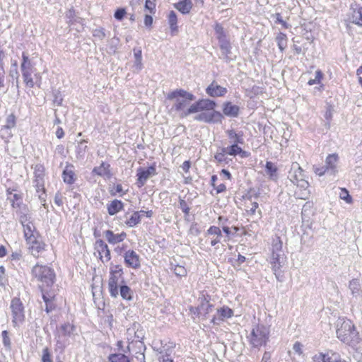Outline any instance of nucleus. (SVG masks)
Wrapping results in <instances>:
<instances>
[{
    "mask_svg": "<svg viewBox=\"0 0 362 362\" xmlns=\"http://www.w3.org/2000/svg\"><path fill=\"white\" fill-rule=\"evenodd\" d=\"M336 334L337 338L344 344L354 350L358 349L361 338L354 324L350 320L339 319L337 322Z\"/></svg>",
    "mask_w": 362,
    "mask_h": 362,
    "instance_id": "obj_1",
    "label": "nucleus"
},
{
    "mask_svg": "<svg viewBox=\"0 0 362 362\" xmlns=\"http://www.w3.org/2000/svg\"><path fill=\"white\" fill-rule=\"evenodd\" d=\"M75 327L70 323L62 325L54 334L56 344L54 350L56 352L63 353L65 348L69 344V338L74 334Z\"/></svg>",
    "mask_w": 362,
    "mask_h": 362,
    "instance_id": "obj_2",
    "label": "nucleus"
},
{
    "mask_svg": "<svg viewBox=\"0 0 362 362\" xmlns=\"http://www.w3.org/2000/svg\"><path fill=\"white\" fill-rule=\"evenodd\" d=\"M32 275L42 283L40 288L51 287L55 281V273L53 269L46 265L35 264L32 269Z\"/></svg>",
    "mask_w": 362,
    "mask_h": 362,
    "instance_id": "obj_3",
    "label": "nucleus"
},
{
    "mask_svg": "<svg viewBox=\"0 0 362 362\" xmlns=\"http://www.w3.org/2000/svg\"><path fill=\"white\" fill-rule=\"evenodd\" d=\"M166 98L175 101L172 110L179 112L183 110L191 101L195 100L196 97L183 89H176L169 93Z\"/></svg>",
    "mask_w": 362,
    "mask_h": 362,
    "instance_id": "obj_4",
    "label": "nucleus"
},
{
    "mask_svg": "<svg viewBox=\"0 0 362 362\" xmlns=\"http://www.w3.org/2000/svg\"><path fill=\"white\" fill-rule=\"evenodd\" d=\"M123 274V269L121 265L111 264L108 279V290L112 298L118 296L119 286L125 283Z\"/></svg>",
    "mask_w": 362,
    "mask_h": 362,
    "instance_id": "obj_5",
    "label": "nucleus"
},
{
    "mask_svg": "<svg viewBox=\"0 0 362 362\" xmlns=\"http://www.w3.org/2000/svg\"><path fill=\"white\" fill-rule=\"evenodd\" d=\"M269 332L267 327L264 325H257L253 328L250 338V344L253 347H259L262 345H266L269 339Z\"/></svg>",
    "mask_w": 362,
    "mask_h": 362,
    "instance_id": "obj_6",
    "label": "nucleus"
},
{
    "mask_svg": "<svg viewBox=\"0 0 362 362\" xmlns=\"http://www.w3.org/2000/svg\"><path fill=\"white\" fill-rule=\"evenodd\" d=\"M10 308L12 315V323L14 327H18L25 320L24 306L19 298L11 300Z\"/></svg>",
    "mask_w": 362,
    "mask_h": 362,
    "instance_id": "obj_7",
    "label": "nucleus"
},
{
    "mask_svg": "<svg viewBox=\"0 0 362 362\" xmlns=\"http://www.w3.org/2000/svg\"><path fill=\"white\" fill-rule=\"evenodd\" d=\"M223 115L218 111H205L194 117V119L206 123H221Z\"/></svg>",
    "mask_w": 362,
    "mask_h": 362,
    "instance_id": "obj_8",
    "label": "nucleus"
},
{
    "mask_svg": "<svg viewBox=\"0 0 362 362\" xmlns=\"http://www.w3.org/2000/svg\"><path fill=\"white\" fill-rule=\"evenodd\" d=\"M156 174V170L154 165H151L146 169L139 168L137 170L136 175L138 178L136 184L139 187H141L145 185L148 178L155 175Z\"/></svg>",
    "mask_w": 362,
    "mask_h": 362,
    "instance_id": "obj_9",
    "label": "nucleus"
},
{
    "mask_svg": "<svg viewBox=\"0 0 362 362\" xmlns=\"http://www.w3.org/2000/svg\"><path fill=\"white\" fill-rule=\"evenodd\" d=\"M271 264L272 265V269L278 280L280 281L279 277L282 276L281 268L285 263V256L284 253H274L272 254Z\"/></svg>",
    "mask_w": 362,
    "mask_h": 362,
    "instance_id": "obj_10",
    "label": "nucleus"
},
{
    "mask_svg": "<svg viewBox=\"0 0 362 362\" xmlns=\"http://www.w3.org/2000/svg\"><path fill=\"white\" fill-rule=\"evenodd\" d=\"M95 249L98 252L103 262H107L110 260V250L107 245L103 240L99 239L95 241Z\"/></svg>",
    "mask_w": 362,
    "mask_h": 362,
    "instance_id": "obj_11",
    "label": "nucleus"
},
{
    "mask_svg": "<svg viewBox=\"0 0 362 362\" xmlns=\"http://www.w3.org/2000/svg\"><path fill=\"white\" fill-rule=\"evenodd\" d=\"M124 263L129 267L139 269L141 267L139 256L134 250H129L126 251L124 255Z\"/></svg>",
    "mask_w": 362,
    "mask_h": 362,
    "instance_id": "obj_12",
    "label": "nucleus"
},
{
    "mask_svg": "<svg viewBox=\"0 0 362 362\" xmlns=\"http://www.w3.org/2000/svg\"><path fill=\"white\" fill-rule=\"evenodd\" d=\"M41 292L42 299L45 303V311L47 313H49L56 308V304L54 303L55 294L54 292L47 291L45 288H42Z\"/></svg>",
    "mask_w": 362,
    "mask_h": 362,
    "instance_id": "obj_13",
    "label": "nucleus"
},
{
    "mask_svg": "<svg viewBox=\"0 0 362 362\" xmlns=\"http://www.w3.org/2000/svg\"><path fill=\"white\" fill-rule=\"evenodd\" d=\"M233 311L228 306H223L220 309H217V315H214L211 319V322L214 325H219L220 322L223 321L226 318L231 317Z\"/></svg>",
    "mask_w": 362,
    "mask_h": 362,
    "instance_id": "obj_14",
    "label": "nucleus"
},
{
    "mask_svg": "<svg viewBox=\"0 0 362 362\" xmlns=\"http://www.w3.org/2000/svg\"><path fill=\"white\" fill-rule=\"evenodd\" d=\"M206 93L208 95L215 98L224 96L227 93L226 88L222 87L216 81H213L206 88Z\"/></svg>",
    "mask_w": 362,
    "mask_h": 362,
    "instance_id": "obj_15",
    "label": "nucleus"
},
{
    "mask_svg": "<svg viewBox=\"0 0 362 362\" xmlns=\"http://www.w3.org/2000/svg\"><path fill=\"white\" fill-rule=\"evenodd\" d=\"M339 156L337 153H332L327 156L325 160V167L327 168L328 174L335 175L337 170V163Z\"/></svg>",
    "mask_w": 362,
    "mask_h": 362,
    "instance_id": "obj_16",
    "label": "nucleus"
},
{
    "mask_svg": "<svg viewBox=\"0 0 362 362\" xmlns=\"http://www.w3.org/2000/svg\"><path fill=\"white\" fill-rule=\"evenodd\" d=\"M304 177L303 170L298 163H293L288 172V179L296 185L301 177Z\"/></svg>",
    "mask_w": 362,
    "mask_h": 362,
    "instance_id": "obj_17",
    "label": "nucleus"
},
{
    "mask_svg": "<svg viewBox=\"0 0 362 362\" xmlns=\"http://www.w3.org/2000/svg\"><path fill=\"white\" fill-rule=\"evenodd\" d=\"M29 245V250L35 257H38L40 254L45 250V244L38 240V237L34 238L33 240L27 241Z\"/></svg>",
    "mask_w": 362,
    "mask_h": 362,
    "instance_id": "obj_18",
    "label": "nucleus"
},
{
    "mask_svg": "<svg viewBox=\"0 0 362 362\" xmlns=\"http://www.w3.org/2000/svg\"><path fill=\"white\" fill-rule=\"evenodd\" d=\"M218 43L220 45V48L221 49L222 55L224 59L228 60H231L232 58L230 57V54L231 53V45L228 40L226 38L225 35H221L218 37Z\"/></svg>",
    "mask_w": 362,
    "mask_h": 362,
    "instance_id": "obj_19",
    "label": "nucleus"
},
{
    "mask_svg": "<svg viewBox=\"0 0 362 362\" xmlns=\"http://www.w3.org/2000/svg\"><path fill=\"white\" fill-rule=\"evenodd\" d=\"M223 112L227 117H237L240 114V107L231 102H225L223 104Z\"/></svg>",
    "mask_w": 362,
    "mask_h": 362,
    "instance_id": "obj_20",
    "label": "nucleus"
},
{
    "mask_svg": "<svg viewBox=\"0 0 362 362\" xmlns=\"http://www.w3.org/2000/svg\"><path fill=\"white\" fill-rule=\"evenodd\" d=\"M104 235L107 242L110 244H117L124 240L127 237L125 232H122L120 234H115L112 230H107L104 232Z\"/></svg>",
    "mask_w": 362,
    "mask_h": 362,
    "instance_id": "obj_21",
    "label": "nucleus"
},
{
    "mask_svg": "<svg viewBox=\"0 0 362 362\" xmlns=\"http://www.w3.org/2000/svg\"><path fill=\"white\" fill-rule=\"evenodd\" d=\"M22 226L23 227L24 236L26 241L32 242L35 238L37 237L36 235H38V233L35 231V227L31 221Z\"/></svg>",
    "mask_w": 362,
    "mask_h": 362,
    "instance_id": "obj_22",
    "label": "nucleus"
},
{
    "mask_svg": "<svg viewBox=\"0 0 362 362\" xmlns=\"http://www.w3.org/2000/svg\"><path fill=\"white\" fill-rule=\"evenodd\" d=\"M16 213L21 225H25V223L30 221L31 216L28 206L21 207V209H17Z\"/></svg>",
    "mask_w": 362,
    "mask_h": 362,
    "instance_id": "obj_23",
    "label": "nucleus"
},
{
    "mask_svg": "<svg viewBox=\"0 0 362 362\" xmlns=\"http://www.w3.org/2000/svg\"><path fill=\"white\" fill-rule=\"evenodd\" d=\"M73 168L74 166L72 165H66L62 173L64 182L69 185L73 184L76 180V175L73 170Z\"/></svg>",
    "mask_w": 362,
    "mask_h": 362,
    "instance_id": "obj_24",
    "label": "nucleus"
},
{
    "mask_svg": "<svg viewBox=\"0 0 362 362\" xmlns=\"http://www.w3.org/2000/svg\"><path fill=\"white\" fill-rule=\"evenodd\" d=\"M193 4L192 0H182L174 4L176 9L180 11L182 14H187L190 12Z\"/></svg>",
    "mask_w": 362,
    "mask_h": 362,
    "instance_id": "obj_25",
    "label": "nucleus"
},
{
    "mask_svg": "<svg viewBox=\"0 0 362 362\" xmlns=\"http://www.w3.org/2000/svg\"><path fill=\"white\" fill-rule=\"evenodd\" d=\"M278 168L271 161H267L265 165V172L267 175H269V177L271 180L276 181L279 178V175L277 173Z\"/></svg>",
    "mask_w": 362,
    "mask_h": 362,
    "instance_id": "obj_26",
    "label": "nucleus"
},
{
    "mask_svg": "<svg viewBox=\"0 0 362 362\" xmlns=\"http://www.w3.org/2000/svg\"><path fill=\"white\" fill-rule=\"evenodd\" d=\"M124 204L122 201L115 199L107 205V212L110 216H113L123 209Z\"/></svg>",
    "mask_w": 362,
    "mask_h": 362,
    "instance_id": "obj_27",
    "label": "nucleus"
},
{
    "mask_svg": "<svg viewBox=\"0 0 362 362\" xmlns=\"http://www.w3.org/2000/svg\"><path fill=\"white\" fill-rule=\"evenodd\" d=\"M214 308V305L209 303L204 297L202 299L201 305L198 307L199 315H203L204 317L209 314Z\"/></svg>",
    "mask_w": 362,
    "mask_h": 362,
    "instance_id": "obj_28",
    "label": "nucleus"
},
{
    "mask_svg": "<svg viewBox=\"0 0 362 362\" xmlns=\"http://www.w3.org/2000/svg\"><path fill=\"white\" fill-rule=\"evenodd\" d=\"M198 101L201 111H214L216 106V102L209 99H202Z\"/></svg>",
    "mask_w": 362,
    "mask_h": 362,
    "instance_id": "obj_29",
    "label": "nucleus"
},
{
    "mask_svg": "<svg viewBox=\"0 0 362 362\" xmlns=\"http://www.w3.org/2000/svg\"><path fill=\"white\" fill-rule=\"evenodd\" d=\"M128 213L126 214L127 220L125 221V223L129 227H134L136 226L141 221V215L140 212L134 211L129 218L127 217Z\"/></svg>",
    "mask_w": 362,
    "mask_h": 362,
    "instance_id": "obj_30",
    "label": "nucleus"
},
{
    "mask_svg": "<svg viewBox=\"0 0 362 362\" xmlns=\"http://www.w3.org/2000/svg\"><path fill=\"white\" fill-rule=\"evenodd\" d=\"M110 165L107 163L102 162L101 165L98 167H95L93 170V173L100 176L110 175L109 170Z\"/></svg>",
    "mask_w": 362,
    "mask_h": 362,
    "instance_id": "obj_31",
    "label": "nucleus"
},
{
    "mask_svg": "<svg viewBox=\"0 0 362 362\" xmlns=\"http://www.w3.org/2000/svg\"><path fill=\"white\" fill-rule=\"evenodd\" d=\"M226 134L229 139L233 141V143H239L241 144L244 143L243 132H240L239 133H236L233 129H228L226 131Z\"/></svg>",
    "mask_w": 362,
    "mask_h": 362,
    "instance_id": "obj_32",
    "label": "nucleus"
},
{
    "mask_svg": "<svg viewBox=\"0 0 362 362\" xmlns=\"http://www.w3.org/2000/svg\"><path fill=\"white\" fill-rule=\"evenodd\" d=\"M119 288V294L123 299L127 300H131L132 299V291L127 285L124 283L120 285Z\"/></svg>",
    "mask_w": 362,
    "mask_h": 362,
    "instance_id": "obj_33",
    "label": "nucleus"
},
{
    "mask_svg": "<svg viewBox=\"0 0 362 362\" xmlns=\"http://www.w3.org/2000/svg\"><path fill=\"white\" fill-rule=\"evenodd\" d=\"M349 288L354 296H358L361 293V285L358 279H354L349 282Z\"/></svg>",
    "mask_w": 362,
    "mask_h": 362,
    "instance_id": "obj_34",
    "label": "nucleus"
},
{
    "mask_svg": "<svg viewBox=\"0 0 362 362\" xmlns=\"http://www.w3.org/2000/svg\"><path fill=\"white\" fill-rule=\"evenodd\" d=\"M110 362H130L128 356L123 353L112 354L108 356Z\"/></svg>",
    "mask_w": 362,
    "mask_h": 362,
    "instance_id": "obj_35",
    "label": "nucleus"
},
{
    "mask_svg": "<svg viewBox=\"0 0 362 362\" xmlns=\"http://www.w3.org/2000/svg\"><path fill=\"white\" fill-rule=\"evenodd\" d=\"M168 23L170 25V28L171 30L172 33L177 31V18L175 12L174 11H171L169 13V15L168 16Z\"/></svg>",
    "mask_w": 362,
    "mask_h": 362,
    "instance_id": "obj_36",
    "label": "nucleus"
},
{
    "mask_svg": "<svg viewBox=\"0 0 362 362\" xmlns=\"http://www.w3.org/2000/svg\"><path fill=\"white\" fill-rule=\"evenodd\" d=\"M276 42H277L280 51L281 52H284V50L287 46L286 35L283 33H279L278 35L276 37Z\"/></svg>",
    "mask_w": 362,
    "mask_h": 362,
    "instance_id": "obj_37",
    "label": "nucleus"
},
{
    "mask_svg": "<svg viewBox=\"0 0 362 362\" xmlns=\"http://www.w3.org/2000/svg\"><path fill=\"white\" fill-rule=\"evenodd\" d=\"M13 136L12 129L2 127L0 129V137L4 140L6 143L9 142L10 139Z\"/></svg>",
    "mask_w": 362,
    "mask_h": 362,
    "instance_id": "obj_38",
    "label": "nucleus"
},
{
    "mask_svg": "<svg viewBox=\"0 0 362 362\" xmlns=\"http://www.w3.org/2000/svg\"><path fill=\"white\" fill-rule=\"evenodd\" d=\"M352 22L357 25H361L362 22V7L353 10Z\"/></svg>",
    "mask_w": 362,
    "mask_h": 362,
    "instance_id": "obj_39",
    "label": "nucleus"
},
{
    "mask_svg": "<svg viewBox=\"0 0 362 362\" xmlns=\"http://www.w3.org/2000/svg\"><path fill=\"white\" fill-rule=\"evenodd\" d=\"M139 346H137V348L139 349V351L136 353V358L137 360L140 361H145V355H144V351L146 350V347L145 344L141 341H139Z\"/></svg>",
    "mask_w": 362,
    "mask_h": 362,
    "instance_id": "obj_40",
    "label": "nucleus"
},
{
    "mask_svg": "<svg viewBox=\"0 0 362 362\" xmlns=\"http://www.w3.org/2000/svg\"><path fill=\"white\" fill-rule=\"evenodd\" d=\"M23 81L26 86L33 88L34 86V82L31 77L33 71H21Z\"/></svg>",
    "mask_w": 362,
    "mask_h": 362,
    "instance_id": "obj_41",
    "label": "nucleus"
},
{
    "mask_svg": "<svg viewBox=\"0 0 362 362\" xmlns=\"http://www.w3.org/2000/svg\"><path fill=\"white\" fill-rule=\"evenodd\" d=\"M2 336V342L4 346L7 350H11V339L8 336V332L6 330H4L1 332Z\"/></svg>",
    "mask_w": 362,
    "mask_h": 362,
    "instance_id": "obj_42",
    "label": "nucleus"
},
{
    "mask_svg": "<svg viewBox=\"0 0 362 362\" xmlns=\"http://www.w3.org/2000/svg\"><path fill=\"white\" fill-rule=\"evenodd\" d=\"M16 117L14 114L11 113L8 115L6 119V124L4 127H8L10 129H13L16 127Z\"/></svg>",
    "mask_w": 362,
    "mask_h": 362,
    "instance_id": "obj_43",
    "label": "nucleus"
},
{
    "mask_svg": "<svg viewBox=\"0 0 362 362\" xmlns=\"http://www.w3.org/2000/svg\"><path fill=\"white\" fill-rule=\"evenodd\" d=\"M86 143H87V141L86 140H82L78 143L77 150H76L78 156H80V157L84 156V155L86 152V149H87V146L86 145Z\"/></svg>",
    "mask_w": 362,
    "mask_h": 362,
    "instance_id": "obj_44",
    "label": "nucleus"
},
{
    "mask_svg": "<svg viewBox=\"0 0 362 362\" xmlns=\"http://www.w3.org/2000/svg\"><path fill=\"white\" fill-rule=\"evenodd\" d=\"M340 199L344 200L346 203L351 204L352 203V198L349 195V191L345 188L341 189V192L339 194Z\"/></svg>",
    "mask_w": 362,
    "mask_h": 362,
    "instance_id": "obj_45",
    "label": "nucleus"
},
{
    "mask_svg": "<svg viewBox=\"0 0 362 362\" xmlns=\"http://www.w3.org/2000/svg\"><path fill=\"white\" fill-rule=\"evenodd\" d=\"M53 97H54V103H56L58 106H60L62 105L63 101V97L62 95V93L59 90H54L52 92Z\"/></svg>",
    "mask_w": 362,
    "mask_h": 362,
    "instance_id": "obj_46",
    "label": "nucleus"
},
{
    "mask_svg": "<svg viewBox=\"0 0 362 362\" xmlns=\"http://www.w3.org/2000/svg\"><path fill=\"white\" fill-rule=\"evenodd\" d=\"M93 35L95 37L98 38L100 40H103L106 37L105 30L103 28H99L93 30Z\"/></svg>",
    "mask_w": 362,
    "mask_h": 362,
    "instance_id": "obj_47",
    "label": "nucleus"
},
{
    "mask_svg": "<svg viewBox=\"0 0 362 362\" xmlns=\"http://www.w3.org/2000/svg\"><path fill=\"white\" fill-rule=\"evenodd\" d=\"M238 143H233L231 146H229V155L235 156L242 151V148L238 146Z\"/></svg>",
    "mask_w": 362,
    "mask_h": 362,
    "instance_id": "obj_48",
    "label": "nucleus"
},
{
    "mask_svg": "<svg viewBox=\"0 0 362 362\" xmlns=\"http://www.w3.org/2000/svg\"><path fill=\"white\" fill-rule=\"evenodd\" d=\"M179 207L182 211V212L185 214V216H188L189 214L190 208L188 206L187 202L179 197Z\"/></svg>",
    "mask_w": 362,
    "mask_h": 362,
    "instance_id": "obj_49",
    "label": "nucleus"
},
{
    "mask_svg": "<svg viewBox=\"0 0 362 362\" xmlns=\"http://www.w3.org/2000/svg\"><path fill=\"white\" fill-rule=\"evenodd\" d=\"M42 362H53L52 355L48 347H45L42 350Z\"/></svg>",
    "mask_w": 362,
    "mask_h": 362,
    "instance_id": "obj_50",
    "label": "nucleus"
},
{
    "mask_svg": "<svg viewBox=\"0 0 362 362\" xmlns=\"http://www.w3.org/2000/svg\"><path fill=\"white\" fill-rule=\"evenodd\" d=\"M171 352L172 349L170 348L165 349L163 347V349H160L159 351L160 356L158 357V361H160V360H162L163 358L165 359L166 358H170Z\"/></svg>",
    "mask_w": 362,
    "mask_h": 362,
    "instance_id": "obj_51",
    "label": "nucleus"
},
{
    "mask_svg": "<svg viewBox=\"0 0 362 362\" xmlns=\"http://www.w3.org/2000/svg\"><path fill=\"white\" fill-rule=\"evenodd\" d=\"M323 76V74L320 70H317L315 73V78L314 79H310L308 81V84L310 86L319 83Z\"/></svg>",
    "mask_w": 362,
    "mask_h": 362,
    "instance_id": "obj_52",
    "label": "nucleus"
},
{
    "mask_svg": "<svg viewBox=\"0 0 362 362\" xmlns=\"http://www.w3.org/2000/svg\"><path fill=\"white\" fill-rule=\"evenodd\" d=\"M207 234L208 235H216L217 237L221 238L222 236L221 230V229L217 227L212 226L207 230Z\"/></svg>",
    "mask_w": 362,
    "mask_h": 362,
    "instance_id": "obj_53",
    "label": "nucleus"
},
{
    "mask_svg": "<svg viewBox=\"0 0 362 362\" xmlns=\"http://www.w3.org/2000/svg\"><path fill=\"white\" fill-rule=\"evenodd\" d=\"M126 13L127 12L125 8H119L115 11L114 13V17L118 21H122L124 18Z\"/></svg>",
    "mask_w": 362,
    "mask_h": 362,
    "instance_id": "obj_54",
    "label": "nucleus"
},
{
    "mask_svg": "<svg viewBox=\"0 0 362 362\" xmlns=\"http://www.w3.org/2000/svg\"><path fill=\"white\" fill-rule=\"evenodd\" d=\"M145 8L148 10L149 12L152 14L156 13V4L151 0H146L145 1Z\"/></svg>",
    "mask_w": 362,
    "mask_h": 362,
    "instance_id": "obj_55",
    "label": "nucleus"
},
{
    "mask_svg": "<svg viewBox=\"0 0 362 362\" xmlns=\"http://www.w3.org/2000/svg\"><path fill=\"white\" fill-rule=\"evenodd\" d=\"M272 16L275 18V23L281 24L284 28H288L287 23L283 20L280 13H276L272 15Z\"/></svg>",
    "mask_w": 362,
    "mask_h": 362,
    "instance_id": "obj_56",
    "label": "nucleus"
},
{
    "mask_svg": "<svg viewBox=\"0 0 362 362\" xmlns=\"http://www.w3.org/2000/svg\"><path fill=\"white\" fill-rule=\"evenodd\" d=\"M44 171H45V168L42 165H40V164L36 165L34 168L35 177L45 176Z\"/></svg>",
    "mask_w": 362,
    "mask_h": 362,
    "instance_id": "obj_57",
    "label": "nucleus"
},
{
    "mask_svg": "<svg viewBox=\"0 0 362 362\" xmlns=\"http://www.w3.org/2000/svg\"><path fill=\"white\" fill-rule=\"evenodd\" d=\"M274 253H284L282 251V243L281 241L279 240L277 243H275L272 245V254Z\"/></svg>",
    "mask_w": 362,
    "mask_h": 362,
    "instance_id": "obj_58",
    "label": "nucleus"
},
{
    "mask_svg": "<svg viewBox=\"0 0 362 362\" xmlns=\"http://www.w3.org/2000/svg\"><path fill=\"white\" fill-rule=\"evenodd\" d=\"M174 272L175 275L178 276H184L187 274V271L185 269V267L179 265L175 266L174 269Z\"/></svg>",
    "mask_w": 362,
    "mask_h": 362,
    "instance_id": "obj_59",
    "label": "nucleus"
},
{
    "mask_svg": "<svg viewBox=\"0 0 362 362\" xmlns=\"http://www.w3.org/2000/svg\"><path fill=\"white\" fill-rule=\"evenodd\" d=\"M35 188H44V176L35 177L34 180Z\"/></svg>",
    "mask_w": 362,
    "mask_h": 362,
    "instance_id": "obj_60",
    "label": "nucleus"
},
{
    "mask_svg": "<svg viewBox=\"0 0 362 362\" xmlns=\"http://www.w3.org/2000/svg\"><path fill=\"white\" fill-rule=\"evenodd\" d=\"M314 172L319 176H322L325 173L328 174L327 168H326L325 165L322 167H314Z\"/></svg>",
    "mask_w": 362,
    "mask_h": 362,
    "instance_id": "obj_61",
    "label": "nucleus"
},
{
    "mask_svg": "<svg viewBox=\"0 0 362 362\" xmlns=\"http://www.w3.org/2000/svg\"><path fill=\"white\" fill-rule=\"evenodd\" d=\"M326 354L322 353H319L318 354H315L312 357L313 362H325Z\"/></svg>",
    "mask_w": 362,
    "mask_h": 362,
    "instance_id": "obj_62",
    "label": "nucleus"
},
{
    "mask_svg": "<svg viewBox=\"0 0 362 362\" xmlns=\"http://www.w3.org/2000/svg\"><path fill=\"white\" fill-rule=\"evenodd\" d=\"M298 187L302 188L303 190H306L309 187V183L304 179V177H301L300 180L296 184Z\"/></svg>",
    "mask_w": 362,
    "mask_h": 362,
    "instance_id": "obj_63",
    "label": "nucleus"
},
{
    "mask_svg": "<svg viewBox=\"0 0 362 362\" xmlns=\"http://www.w3.org/2000/svg\"><path fill=\"white\" fill-rule=\"evenodd\" d=\"M214 158L218 163H221L223 162L227 163V158L224 155H223L222 153L217 152L214 156Z\"/></svg>",
    "mask_w": 362,
    "mask_h": 362,
    "instance_id": "obj_64",
    "label": "nucleus"
}]
</instances>
